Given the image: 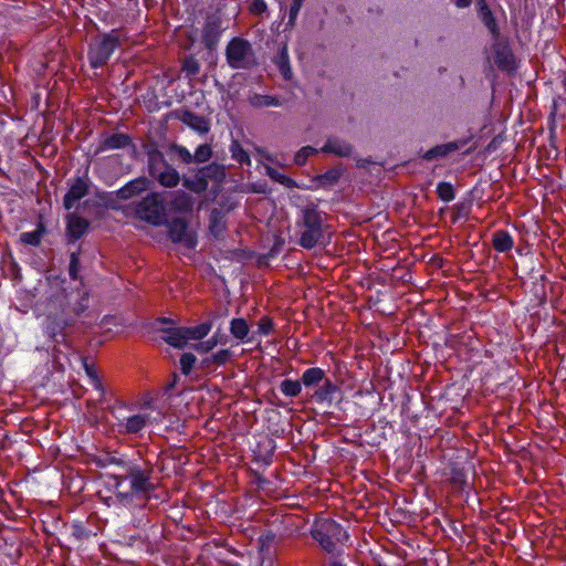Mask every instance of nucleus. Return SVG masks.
Listing matches in <instances>:
<instances>
[{
	"label": "nucleus",
	"mask_w": 566,
	"mask_h": 566,
	"mask_svg": "<svg viewBox=\"0 0 566 566\" xmlns=\"http://www.w3.org/2000/svg\"><path fill=\"white\" fill-rule=\"evenodd\" d=\"M111 413L115 419L118 433L124 436L142 437L147 424L150 422L149 415L129 413L128 408L122 403L113 406Z\"/></svg>",
	"instance_id": "0eeeda50"
},
{
	"label": "nucleus",
	"mask_w": 566,
	"mask_h": 566,
	"mask_svg": "<svg viewBox=\"0 0 566 566\" xmlns=\"http://www.w3.org/2000/svg\"><path fill=\"white\" fill-rule=\"evenodd\" d=\"M80 254H81V245H78L76 251L71 252L70 254V263H69V275L71 280L77 281L81 280L80 275Z\"/></svg>",
	"instance_id": "a19ab883"
},
{
	"label": "nucleus",
	"mask_w": 566,
	"mask_h": 566,
	"mask_svg": "<svg viewBox=\"0 0 566 566\" xmlns=\"http://www.w3.org/2000/svg\"><path fill=\"white\" fill-rule=\"evenodd\" d=\"M200 365L202 368L214 367V363L210 360V355L201 359Z\"/></svg>",
	"instance_id": "5fc2aeb1"
},
{
	"label": "nucleus",
	"mask_w": 566,
	"mask_h": 566,
	"mask_svg": "<svg viewBox=\"0 0 566 566\" xmlns=\"http://www.w3.org/2000/svg\"><path fill=\"white\" fill-rule=\"evenodd\" d=\"M181 71L186 74V76L193 77L200 72V63L195 56L189 55L184 59Z\"/></svg>",
	"instance_id": "79ce46f5"
},
{
	"label": "nucleus",
	"mask_w": 566,
	"mask_h": 566,
	"mask_svg": "<svg viewBox=\"0 0 566 566\" xmlns=\"http://www.w3.org/2000/svg\"><path fill=\"white\" fill-rule=\"evenodd\" d=\"M277 64H279L280 72H281L282 76L285 80H289L292 75V72H291V67H290L289 55H287L286 49H283L281 51V53L279 55Z\"/></svg>",
	"instance_id": "de8ad7c7"
},
{
	"label": "nucleus",
	"mask_w": 566,
	"mask_h": 566,
	"mask_svg": "<svg viewBox=\"0 0 566 566\" xmlns=\"http://www.w3.org/2000/svg\"><path fill=\"white\" fill-rule=\"evenodd\" d=\"M168 230V237L174 243H179L189 250L196 249L198 244L197 235L189 230L188 221L184 218L167 219L164 224Z\"/></svg>",
	"instance_id": "9d476101"
},
{
	"label": "nucleus",
	"mask_w": 566,
	"mask_h": 566,
	"mask_svg": "<svg viewBox=\"0 0 566 566\" xmlns=\"http://www.w3.org/2000/svg\"><path fill=\"white\" fill-rule=\"evenodd\" d=\"M265 539H266V541H269V542H270V541H273V539H274V534H273L272 532L268 533V534L265 535Z\"/></svg>",
	"instance_id": "13d9d810"
},
{
	"label": "nucleus",
	"mask_w": 566,
	"mask_h": 566,
	"mask_svg": "<svg viewBox=\"0 0 566 566\" xmlns=\"http://www.w3.org/2000/svg\"><path fill=\"white\" fill-rule=\"evenodd\" d=\"M153 463L130 459L122 472L106 473L115 504L128 510L145 509L157 489Z\"/></svg>",
	"instance_id": "f03ea898"
},
{
	"label": "nucleus",
	"mask_w": 566,
	"mask_h": 566,
	"mask_svg": "<svg viewBox=\"0 0 566 566\" xmlns=\"http://www.w3.org/2000/svg\"><path fill=\"white\" fill-rule=\"evenodd\" d=\"M249 11L254 15H262L268 11V4L264 0H252Z\"/></svg>",
	"instance_id": "3c124183"
},
{
	"label": "nucleus",
	"mask_w": 566,
	"mask_h": 566,
	"mask_svg": "<svg viewBox=\"0 0 566 566\" xmlns=\"http://www.w3.org/2000/svg\"><path fill=\"white\" fill-rule=\"evenodd\" d=\"M69 185L70 187L63 197V207L65 210L73 209L81 199L87 196L91 181L86 175L77 176L69 180Z\"/></svg>",
	"instance_id": "ddd939ff"
},
{
	"label": "nucleus",
	"mask_w": 566,
	"mask_h": 566,
	"mask_svg": "<svg viewBox=\"0 0 566 566\" xmlns=\"http://www.w3.org/2000/svg\"><path fill=\"white\" fill-rule=\"evenodd\" d=\"M230 333L231 335L243 343H249L248 338L250 337V327L248 322L242 317L232 318L230 322Z\"/></svg>",
	"instance_id": "c85d7f7f"
},
{
	"label": "nucleus",
	"mask_w": 566,
	"mask_h": 566,
	"mask_svg": "<svg viewBox=\"0 0 566 566\" xmlns=\"http://www.w3.org/2000/svg\"><path fill=\"white\" fill-rule=\"evenodd\" d=\"M343 175V169L339 167H333L326 170L324 174L317 175L315 180L321 187H333L336 185Z\"/></svg>",
	"instance_id": "f704fd0d"
},
{
	"label": "nucleus",
	"mask_w": 566,
	"mask_h": 566,
	"mask_svg": "<svg viewBox=\"0 0 566 566\" xmlns=\"http://www.w3.org/2000/svg\"><path fill=\"white\" fill-rule=\"evenodd\" d=\"M274 321L272 317L264 315L256 324V329L253 331L248 338V342L255 343L260 336H270L274 333Z\"/></svg>",
	"instance_id": "cd10ccee"
},
{
	"label": "nucleus",
	"mask_w": 566,
	"mask_h": 566,
	"mask_svg": "<svg viewBox=\"0 0 566 566\" xmlns=\"http://www.w3.org/2000/svg\"><path fill=\"white\" fill-rule=\"evenodd\" d=\"M150 184L151 182L147 177H137L126 182L123 187H120L116 191V197L119 200H129L146 191L150 187Z\"/></svg>",
	"instance_id": "a211bd4d"
},
{
	"label": "nucleus",
	"mask_w": 566,
	"mask_h": 566,
	"mask_svg": "<svg viewBox=\"0 0 566 566\" xmlns=\"http://www.w3.org/2000/svg\"><path fill=\"white\" fill-rule=\"evenodd\" d=\"M342 390L331 378H326L311 395V399L317 405L332 407L336 400L339 402Z\"/></svg>",
	"instance_id": "4468645a"
},
{
	"label": "nucleus",
	"mask_w": 566,
	"mask_h": 566,
	"mask_svg": "<svg viewBox=\"0 0 566 566\" xmlns=\"http://www.w3.org/2000/svg\"><path fill=\"white\" fill-rule=\"evenodd\" d=\"M226 29L219 14H208L201 30V42L205 48L209 51L216 50Z\"/></svg>",
	"instance_id": "9b49d317"
},
{
	"label": "nucleus",
	"mask_w": 566,
	"mask_h": 566,
	"mask_svg": "<svg viewBox=\"0 0 566 566\" xmlns=\"http://www.w3.org/2000/svg\"><path fill=\"white\" fill-rule=\"evenodd\" d=\"M90 221L84 217L73 212L66 217V238L67 244L75 243L81 239L90 229Z\"/></svg>",
	"instance_id": "f3484780"
},
{
	"label": "nucleus",
	"mask_w": 566,
	"mask_h": 566,
	"mask_svg": "<svg viewBox=\"0 0 566 566\" xmlns=\"http://www.w3.org/2000/svg\"><path fill=\"white\" fill-rule=\"evenodd\" d=\"M224 54L232 70H250L256 64L252 44L241 36H234L227 43Z\"/></svg>",
	"instance_id": "6e6552de"
},
{
	"label": "nucleus",
	"mask_w": 566,
	"mask_h": 566,
	"mask_svg": "<svg viewBox=\"0 0 566 566\" xmlns=\"http://www.w3.org/2000/svg\"><path fill=\"white\" fill-rule=\"evenodd\" d=\"M436 192L438 198L443 202H451L455 198L453 185L449 181H440L437 185Z\"/></svg>",
	"instance_id": "ea45409f"
},
{
	"label": "nucleus",
	"mask_w": 566,
	"mask_h": 566,
	"mask_svg": "<svg viewBox=\"0 0 566 566\" xmlns=\"http://www.w3.org/2000/svg\"><path fill=\"white\" fill-rule=\"evenodd\" d=\"M223 229L222 216L217 209H214L210 216V231L214 237H218Z\"/></svg>",
	"instance_id": "09e8293b"
},
{
	"label": "nucleus",
	"mask_w": 566,
	"mask_h": 566,
	"mask_svg": "<svg viewBox=\"0 0 566 566\" xmlns=\"http://www.w3.org/2000/svg\"><path fill=\"white\" fill-rule=\"evenodd\" d=\"M545 298H546V294H545V291L543 290V291H542L541 300L545 301Z\"/></svg>",
	"instance_id": "bf43d9fd"
},
{
	"label": "nucleus",
	"mask_w": 566,
	"mask_h": 566,
	"mask_svg": "<svg viewBox=\"0 0 566 566\" xmlns=\"http://www.w3.org/2000/svg\"><path fill=\"white\" fill-rule=\"evenodd\" d=\"M304 0H293L289 10L287 27L293 28L295 25L297 15L303 6Z\"/></svg>",
	"instance_id": "8fccbe9b"
},
{
	"label": "nucleus",
	"mask_w": 566,
	"mask_h": 566,
	"mask_svg": "<svg viewBox=\"0 0 566 566\" xmlns=\"http://www.w3.org/2000/svg\"><path fill=\"white\" fill-rule=\"evenodd\" d=\"M354 147L348 142L338 137H328L321 148L324 154H333L342 158H348L352 156Z\"/></svg>",
	"instance_id": "412c9836"
},
{
	"label": "nucleus",
	"mask_w": 566,
	"mask_h": 566,
	"mask_svg": "<svg viewBox=\"0 0 566 566\" xmlns=\"http://www.w3.org/2000/svg\"><path fill=\"white\" fill-rule=\"evenodd\" d=\"M179 377L177 374H172V379L171 381L166 386V392L170 391L177 384Z\"/></svg>",
	"instance_id": "6e6d98bb"
},
{
	"label": "nucleus",
	"mask_w": 566,
	"mask_h": 566,
	"mask_svg": "<svg viewBox=\"0 0 566 566\" xmlns=\"http://www.w3.org/2000/svg\"><path fill=\"white\" fill-rule=\"evenodd\" d=\"M130 458L119 454L117 452L107 453L99 455L94 460V463L99 469H105L109 465H114L119 469V472L124 470Z\"/></svg>",
	"instance_id": "a878e982"
},
{
	"label": "nucleus",
	"mask_w": 566,
	"mask_h": 566,
	"mask_svg": "<svg viewBox=\"0 0 566 566\" xmlns=\"http://www.w3.org/2000/svg\"><path fill=\"white\" fill-rule=\"evenodd\" d=\"M541 280H542V281H545V280H546V276H545V275H541Z\"/></svg>",
	"instance_id": "052dcab7"
},
{
	"label": "nucleus",
	"mask_w": 566,
	"mask_h": 566,
	"mask_svg": "<svg viewBox=\"0 0 566 566\" xmlns=\"http://www.w3.org/2000/svg\"><path fill=\"white\" fill-rule=\"evenodd\" d=\"M249 102L251 106L255 108L261 107H279L282 105L280 98L275 95H266V94H253L250 96Z\"/></svg>",
	"instance_id": "473e14b6"
},
{
	"label": "nucleus",
	"mask_w": 566,
	"mask_h": 566,
	"mask_svg": "<svg viewBox=\"0 0 566 566\" xmlns=\"http://www.w3.org/2000/svg\"><path fill=\"white\" fill-rule=\"evenodd\" d=\"M229 150L231 154V158L239 163L240 165H251V157L249 153L242 147L239 140L232 139Z\"/></svg>",
	"instance_id": "e433bc0d"
},
{
	"label": "nucleus",
	"mask_w": 566,
	"mask_h": 566,
	"mask_svg": "<svg viewBox=\"0 0 566 566\" xmlns=\"http://www.w3.org/2000/svg\"><path fill=\"white\" fill-rule=\"evenodd\" d=\"M130 145H133V138L126 133L103 134L95 147L94 155L124 149Z\"/></svg>",
	"instance_id": "2eb2a0df"
},
{
	"label": "nucleus",
	"mask_w": 566,
	"mask_h": 566,
	"mask_svg": "<svg viewBox=\"0 0 566 566\" xmlns=\"http://www.w3.org/2000/svg\"><path fill=\"white\" fill-rule=\"evenodd\" d=\"M450 481L453 485L464 489L468 486V470L464 467L452 465Z\"/></svg>",
	"instance_id": "4c0bfd02"
},
{
	"label": "nucleus",
	"mask_w": 566,
	"mask_h": 566,
	"mask_svg": "<svg viewBox=\"0 0 566 566\" xmlns=\"http://www.w3.org/2000/svg\"><path fill=\"white\" fill-rule=\"evenodd\" d=\"M266 175L269 178L275 182H279L280 185L292 189L296 187V181L292 179L291 177L280 172L277 169L268 166L266 167Z\"/></svg>",
	"instance_id": "58836bf2"
},
{
	"label": "nucleus",
	"mask_w": 566,
	"mask_h": 566,
	"mask_svg": "<svg viewBox=\"0 0 566 566\" xmlns=\"http://www.w3.org/2000/svg\"><path fill=\"white\" fill-rule=\"evenodd\" d=\"M135 216L154 227L167 223V202L159 192H150L135 207Z\"/></svg>",
	"instance_id": "423d86ee"
},
{
	"label": "nucleus",
	"mask_w": 566,
	"mask_h": 566,
	"mask_svg": "<svg viewBox=\"0 0 566 566\" xmlns=\"http://www.w3.org/2000/svg\"><path fill=\"white\" fill-rule=\"evenodd\" d=\"M45 232V226L42 222H39L33 231L21 233L20 241L31 247H39Z\"/></svg>",
	"instance_id": "2f4dec72"
},
{
	"label": "nucleus",
	"mask_w": 566,
	"mask_h": 566,
	"mask_svg": "<svg viewBox=\"0 0 566 566\" xmlns=\"http://www.w3.org/2000/svg\"><path fill=\"white\" fill-rule=\"evenodd\" d=\"M84 365V369H85V373L87 375V377L90 378L91 380V385L98 391H101V396H104L105 395V389L103 387V384L94 368L93 365H90L86 359L84 360L83 363Z\"/></svg>",
	"instance_id": "37998d69"
},
{
	"label": "nucleus",
	"mask_w": 566,
	"mask_h": 566,
	"mask_svg": "<svg viewBox=\"0 0 566 566\" xmlns=\"http://www.w3.org/2000/svg\"><path fill=\"white\" fill-rule=\"evenodd\" d=\"M514 244L513 237L506 230H496L492 234V247L499 253H506L512 250Z\"/></svg>",
	"instance_id": "bb28decb"
},
{
	"label": "nucleus",
	"mask_w": 566,
	"mask_h": 566,
	"mask_svg": "<svg viewBox=\"0 0 566 566\" xmlns=\"http://www.w3.org/2000/svg\"><path fill=\"white\" fill-rule=\"evenodd\" d=\"M66 321L57 315H49L43 323V334L56 344L65 340Z\"/></svg>",
	"instance_id": "dca6fc26"
},
{
	"label": "nucleus",
	"mask_w": 566,
	"mask_h": 566,
	"mask_svg": "<svg viewBox=\"0 0 566 566\" xmlns=\"http://www.w3.org/2000/svg\"><path fill=\"white\" fill-rule=\"evenodd\" d=\"M212 323L203 322L196 326L185 327L188 340H202L211 331Z\"/></svg>",
	"instance_id": "c9c22d12"
},
{
	"label": "nucleus",
	"mask_w": 566,
	"mask_h": 566,
	"mask_svg": "<svg viewBox=\"0 0 566 566\" xmlns=\"http://www.w3.org/2000/svg\"><path fill=\"white\" fill-rule=\"evenodd\" d=\"M179 119L199 134H206L210 129V123L205 116L198 115L189 109L182 111Z\"/></svg>",
	"instance_id": "4be33fe9"
},
{
	"label": "nucleus",
	"mask_w": 566,
	"mask_h": 566,
	"mask_svg": "<svg viewBox=\"0 0 566 566\" xmlns=\"http://www.w3.org/2000/svg\"><path fill=\"white\" fill-rule=\"evenodd\" d=\"M70 535L74 542L83 543L95 536L96 533L87 521L74 520L70 525Z\"/></svg>",
	"instance_id": "393cba45"
},
{
	"label": "nucleus",
	"mask_w": 566,
	"mask_h": 566,
	"mask_svg": "<svg viewBox=\"0 0 566 566\" xmlns=\"http://www.w3.org/2000/svg\"><path fill=\"white\" fill-rule=\"evenodd\" d=\"M227 340V335L221 334L218 331L209 339L193 344L192 348L199 354H207L211 352L218 344H226Z\"/></svg>",
	"instance_id": "c756f323"
},
{
	"label": "nucleus",
	"mask_w": 566,
	"mask_h": 566,
	"mask_svg": "<svg viewBox=\"0 0 566 566\" xmlns=\"http://www.w3.org/2000/svg\"><path fill=\"white\" fill-rule=\"evenodd\" d=\"M161 333L164 342L175 348L182 349L188 343L185 327H164Z\"/></svg>",
	"instance_id": "b1692460"
},
{
	"label": "nucleus",
	"mask_w": 566,
	"mask_h": 566,
	"mask_svg": "<svg viewBox=\"0 0 566 566\" xmlns=\"http://www.w3.org/2000/svg\"><path fill=\"white\" fill-rule=\"evenodd\" d=\"M310 534L327 554L339 551L337 544H343L349 538L347 531L333 518H315Z\"/></svg>",
	"instance_id": "39448f33"
},
{
	"label": "nucleus",
	"mask_w": 566,
	"mask_h": 566,
	"mask_svg": "<svg viewBox=\"0 0 566 566\" xmlns=\"http://www.w3.org/2000/svg\"><path fill=\"white\" fill-rule=\"evenodd\" d=\"M326 218L327 213L313 201L300 206L295 218L296 243L305 250L325 244Z\"/></svg>",
	"instance_id": "7ed1b4c3"
},
{
	"label": "nucleus",
	"mask_w": 566,
	"mask_h": 566,
	"mask_svg": "<svg viewBox=\"0 0 566 566\" xmlns=\"http://www.w3.org/2000/svg\"><path fill=\"white\" fill-rule=\"evenodd\" d=\"M318 150L312 146L302 147L294 156V163L297 166H304L308 157L317 154Z\"/></svg>",
	"instance_id": "49530a36"
},
{
	"label": "nucleus",
	"mask_w": 566,
	"mask_h": 566,
	"mask_svg": "<svg viewBox=\"0 0 566 566\" xmlns=\"http://www.w3.org/2000/svg\"><path fill=\"white\" fill-rule=\"evenodd\" d=\"M327 378L326 371L321 367H310L301 376V381L306 392L316 389Z\"/></svg>",
	"instance_id": "5701e85b"
},
{
	"label": "nucleus",
	"mask_w": 566,
	"mask_h": 566,
	"mask_svg": "<svg viewBox=\"0 0 566 566\" xmlns=\"http://www.w3.org/2000/svg\"><path fill=\"white\" fill-rule=\"evenodd\" d=\"M467 144L465 139L453 140L444 144L436 145L428 150H426L421 157L427 161H432L439 158H446L451 153L460 150Z\"/></svg>",
	"instance_id": "6ab92c4d"
},
{
	"label": "nucleus",
	"mask_w": 566,
	"mask_h": 566,
	"mask_svg": "<svg viewBox=\"0 0 566 566\" xmlns=\"http://www.w3.org/2000/svg\"><path fill=\"white\" fill-rule=\"evenodd\" d=\"M158 322L161 324H174L175 323L174 319H171L169 317H159Z\"/></svg>",
	"instance_id": "4d7b16f0"
},
{
	"label": "nucleus",
	"mask_w": 566,
	"mask_h": 566,
	"mask_svg": "<svg viewBox=\"0 0 566 566\" xmlns=\"http://www.w3.org/2000/svg\"><path fill=\"white\" fill-rule=\"evenodd\" d=\"M169 149L171 153H175L185 165L207 164L213 155L212 147L209 144L199 145L193 154H191L187 147L176 143L171 144Z\"/></svg>",
	"instance_id": "f8f14e48"
},
{
	"label": "nucleus",
	"mask_w": 566,
	"mask_h": 566,
	"mask_svg": "<svg viewBox=\"0 0 566 566\" xmlns=\"http://www.w3.org/2000/svg\"><path fill=\"white\" fill-rule=\"evenodd\" d=\"M492 40L494 64L500 71L514 74L517 71V62L509 39L500 34Z\"/></svg>",
	"instance_id": "1a4fd4ad"
},
{
	"label": "nucleus",
	"mask_w": 566,
	"mask_h": 566,
	"mask_svg": "<svg viewBox=\"0 0 566 566\" xmlns=\"http://www.w3.org/2000/svg\"><path fill=\"white\" fill-rule=\"evenodd\" d=\"M280 391L287 398H295L300 396L303 389L301 379L285 378L279 385Z\"/></svg>",
	"instance_id": "72a5a7b5"
},
{
	"label": "nucleus",
	"mask_w": 566,
	"mask_h": 566,
	"mask_svg": "<svg viewBox=\"0 0 566 566\" xmlns=\"http://www.w3.org/2000/svg\"><path fill=\"white\" fill-rule=\"evenodd\" d=\"M233 357V352L224 348L210 355V360L214 363V367L224 366Z\"/></svg>",
	"instance_id": "a18cd8bd"
},
{
	"label": "nucleus",
	"mask_w": 566,
	"mask_h": 566,
	"mask_svg": "<svg viewBox=\"0 0 566 566\" xmlns=\"http://www.w3.org/2000/svg\"><path fill=\"white\" fill-rule=\"evenodd\" d=\"M120 45V31L117 29L92 36L86 53L90 66L94 70L106 66Z\"/></svg>",
	"instance_id": "20e7f679"
},
{
	"label": "nucleus",
	"mask_w": 566,
	"mask_h": 566,
	"mask_svg": "<svg viewBox=\"0 0 566 566\" xmlns=\"http://www.w3.org/2000/svg\"><path fill=\"white\" fill-rule=\"evenodd\" d=\"M328 566H347L344 559V549L339 548L334 554H329Z\"/></svg>",
	"instance_id": "603ef678"
},
{
	"label": "nucleus",
	"mask_w": 566,
	"mask_h": 566,
	"mask_svg": "<svg viewBox=\"0 0 566 566\" xmlns=\"http://www.w3.org/2000/svg\"><path fill=\"white\" fill-rule=\"evenodd\" d=\"M196 361H197V357L192 353H184L179 359L181 373L185 376L190 375L195 367Z\"/></svg>",
	"instance_id": "c03bdc74"
},
{
	"label": "nucleus",
	"mask_w": 566,
	"mask_h": 566,
	"mask_svg": "<svg viewBox=\"0 0 566 566\" xmlns=\"http://www.w3.org/2000/svg\"><path fill=\"white\" fill-rule=\"evenodd\" d=\"M476 13L483 25L488 29L492 38L501 34L497 21L489 7L486 0H475Z\"/></svg>",
	"instance_id": "aec40b11"
},
{
	"label": "nucleus",
	"mask_w": 566,
	"mask_h": 566,
	"mask_svg": "<svg viewBox=\"0 0 566 566\" xmlns=\"http://www.w3.org/2000/svg\"><path fill=\"white\" fill-rule=\"evenodd\" d=\"M458 9L469 8L472 3V0H450Z\"/></svg>",
	"instance_id": "864d4df0"
},
{
	"label": "nucleus",
	"mask_w": 566,
	"mask_h": 566,
	"mask_svg": "<svg viewBox=\"0 0 566 566\" xmlns=\"http://www.w3.org/2000/svg\"><path fill=\"white\" fill-rule=\"evenodd\" d=\"M143 150L147 157V170L149 176L165 188H174L182 182V186L193 192H205L210 182H222L226 178L224 166L216 161L201 167H189L187 172L180 176L170 165L156 142L143 144Z\"/></svg>",
	"instance_id": "f257e3e1"
},
{
	"label": "nucleus",
	"mask_w": 566,
	"mask_h": 566,
	"mask_svg": "<svg viewBox=\"0 0 566 566\" xmlns=\"http://www.w3.org/2000/svg\"><path fill=\"white\" fill-rule=\"evenodd\" d=\"M170 209L179 213H190L193 209V200L186 192H179L170 201Z\"/></svg>",
	"instance_id": "7c9ffc66"
}]
</instances>
